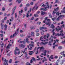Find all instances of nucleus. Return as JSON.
I'll return each mask as SVG.
<instances>
[{
  "instance_id": "61",
  "label": "nucleus",
  "mask_w": 65,
  "mask_h": 65,
  "mask_svg": "<svg viewBox=\"0 0 65 65\" xmlns=\"http://www.w3.org/2000/svg\"><path fill=\"white\" fill-rule=\"evenodd\" d=\"M32 49V47H30V48L29 49V50H31Z\"/></svg>"
},
{
  "instance_id": "33",
  "label": "nucleus",
  "mask_w": 65,
  "mask_h": 65,
  "mask_svg": "<svg viewBox=\"0 0 65 65\" xmlns=\"http://www.w3.org/2000/svg\"><path fill=\"white\" fill-rule=\"evenodd\" d=\"M36 36H38L40 35V34L38 33H37L36 34Z\"/></svg>"
},
{
  "instance_id": "22",
  "label": "nucleus",
  "mask_w": 65,
  "mask_h": 65,
  "mask_svg": "<svg viewBox=\"0 0 65 65\" xmlns=\"http://www.w3.org/2000/svg\"><path fill=\"white\" fill-rule=\"evenodd\" d=\"M61 34H59V33H57L55 34V36H61Z\"/></svg>"
},
{
  "instance_id": "46",
  "label": "nucleus",
  "mask_w": 65,
  "mask_h": 65,
  "mask_svg": "<svg viewBox=\"0 0 65 65\" xmlns=\"http://www.w3.org/2000/svg\"><path fill=\"white\" fill-rule=\"evenodd\" d=\"M27 7H25L24 9V10L25 11H27Z\"/></svg>"
},
{
  "instance_id": "59",
  "label": "nucleus",
  "mask_w": 65,
  "mask_h": 65,
  "mask_svg": "<svg viewBox=\"0 0 65 65\" xmlns=\"http://www.w3.org/2000/svg\"><path fill=\"white\" fill-rule=\"evenodd\" d=\"M52 20L53 21H55L56 20V18H53L52 19Z\"/></svg>"
},
{
  "instance_id": "18",
  "label": "nucleus",
  "mask_w": 65,
  "mask_h": 65,
  "mask_svg": "<svg viewBox=\"0 0 65 65\" xmlns=\"http://www.w3.org/2000/svg\"><path fill=\"white\" fill-rule=\"evenodd\" d=\"M61 30V28H60L58 29V28H56V31H57V32H58L60 31V30Z\"/></svg>"
},
{
  "instance_id": "50",
  "label": "nucleus",
  "mask_w": 65,
  "mask_h": 65,
  "mask_svg": "<svg viewBox=\"0 0 65 65\" xmlns=\"http://www.w3.org/2000/svg\"><path fill=\"white\" fill-rule=\"evenodd\" d=\"M4 43H3V42L2 43V44H1V45H2L1 47H3V46H4Z\"/></svg>"
},
{
  "instance_id": "31",
  "label": "nucleus",
  "mask_w": 65,
  "mask_h": 65,
  "mask_svg": "<svg viewBox=\"0 0 65 65\" xmlns=\"http://www.w3.org/2000/svg\"><path fill=\"white\" fill-rule=\"evenodd\" d=\"M51 28H53L54 29V28H55V26L54 25V24H52L51 26Z\"/></svg>"
},
{
  "instance_id": "47",
  "label": "nucleus",
  "mask_w": 65,
  "mask_h": 65,
  "mask_svg": "<svg viewBox=\"0 0 65 65\" xmlns=\"http://www.w3.org/2000/svg\"><path fill=\"white\" fill-rule=\"evenodd\" d=\"M31 36H27V37H26V38H30V37H31Z\"/></svg>"
},
{
  "instance_id": "38",
  "label": "nucleus",
  "mask_w": 65,
  "mask_h": 65,
  "mask_svg": "<svg viewBox=\"0 0 65 65\" xmlns=\"http://www.w3.org/2000/svg\"><path fill=\"white\" fill-rule=\"evenodd\" d=\"M30 4H27L26 5V6L27 7H29V6H30Z\"/></svg>"
},
{
  "instance_id": "28",
  "label": "nucleus",
  "mask_w": 65,
  "mask_h": 65,
  "mask_svg": "<svg viewBox=\"0 0 65 65\" xmlns=\"http://www.w3.org/2000/svg\"><path fill=\"white\" fill-rule=\"evenodd\" d=\"M30 29H35V28L33 26H31L30 27Z\"/></svg>"
},
{
  "instance_id": "36",
  "label": "nucleus",
  "mask_w": 65,
  "mask_h": 65,
  "mask_svg": "<svg viewBox=\"0 0 65 65\" xmlns=\"http://www.w3.org/2000/svg\"><path fill=\"white\" fill-rule=\"evenodd\" d=\"M50 36V34H47V38H48V37Z\"/></svg>"
},
{
  "instance_id": "24",
  "label": "nucleus",
  "mask_w": 65,
  "mask_h": 65,
  "mask_svg": "<svg viewBox=\"0 0 65 65\" xmlns=\"http://www.w3.org/2000/svg\"><path fill=\"white\" fill-rule=\"evenodd\" d=\"M41 15H44V14H45V12L43 11H42L41 12Z\"/></svg>"
},
{
  "instance_id": "44",
  "label": "nucleus",
  "mask_w": 65,
  "mask_h": 65,
  "mask_svg": "<svg viewBox=\"0 0 65 65\" xmlns=\"http://www.w3.org/2000/svg\"><path fill=\"white\" fill-rule=\"evenodd\" d=\"M59 0H56L55 3H59Z\"/></svg>"
},
{
  "instance_id": "57",
  "label": "nucleus",
  "mask_w": 65,
  "mask_h": 65,
  "mask_svg": "<svg viewBox=\"0 0 65 65\" xmlns=\"http://www.w3.org/2000/svg\"><path fill=\"white\" fill-rule=\"evenodd\" d=\"M62 62H63L61 63V65H62V64H63V62H65V60H62Z\"/></svg>"
},
{
  "instance_id": "15",
  "label": "nucleus",
  "mask_w": 65,
  "mask_h": 65,
  "mask_svg": "<svg viewBox=\"0 0 65 65\" xmlns=\"http://www.w3.org/2000/svg\"><path fill=\"white\" fill-rule=\"evenodd\" d=\"M38 6L36 7V6H35L32 9V11H33V9H37L38 8Z\"/></svg>"
},
{
  "instance_id": "51",
  "label": "nucleus",
  "mask_w": 65,
  "mask_h": 65,
  "mask_svg": "<svg viewBox=\"0 0 65 65\" xmlns=\"http://www.w3.org/2000/svg\"><path fill=\"white\" fill-rule=\"evenodd\" d=\"M4 27L5 28H7V25L6 24H5L4 26Z\"/></svg>"
},
{
  "instance_id": "63",
  "label": "nucleus",
  "mask_w": 65,
  "mask_h": 65,
  "mask_svg": "<svg viewBox=\"0 0 65 65\" xmlns=\"http://www.w3.org/2000/svg\"><path fill=\"white\" fill-rule=\"evenodd\" d=\"M49 17L50 18H52V15L51 14H50L49 15Z\"/></svg>"
},
{
  "instance_id": "40",
  "label": "nucleus",
  "mask_w": 65,
  "mask_h": 65,
  "mask_svg": "<svg viewBox=\"0 0 65 65\" xmlns=\"http://www.w3.org/2000/svg\"><path fill=\"white\" fill-rule=\"evenodd\" d=\"M18 52H17V54L18 55H19V54L21 53V52H20V50L19 51H18Z\"/></svg>"
},
{
  "instance_id": "45",
  "label": "nucleus",
  "mask_w": 65,
  "mask_h": 65,
  "mask_svg": "<svg viewBox=\"0 0 65 65\" xmlns=\"http://www.w3.org/2000/svg\"><path fill=\"white\" fill-rule=\"evenodd\" d=\"M46 35H44L43 38L45 39H46Z\"/></svg>"
},
{
  "instance_id": "20",
  "label": "nucleus",
  "mask_w": 65,
  "mask_h": 65,
  "mask_svg": "<svg viewBox=\"0 0 65 65\" xmlns=\"http://www.w3.org/2000/svg\"><path fill=\"white\" fill-rule=\"evenodd\" d=\"M45 32L43 30H42V31H41V34L42 35H43L44 34V33H43V32Z\"/></svg>"
},
{
  "instance_id": "55",
  "label": "nucleus",
  "mask_w": 65,
  "mask_h": 65,
  "mask_svg": "<svg viewBox=\"0 0 65 65\" xmlns=\"http://www.w3.org/2000/svg\"><path fill=\"white\" fill-rule=\"evenodd\" d=\"M63 11H64V13H65V7L63 8Z\"/></svg>"
},
{
  "instance_id": "23",
  "label": "nucleus",
  "mask_w": 65,
  "mask_h": 65,
  "mask_svg": "<svg viewBox=\"0 0 65 65\" xmlns=\"http://www.w3.org/2000/svg\"><path fill=\"white\" fill-rule=\"evenodd\" d=\"M27 54V52H26L25 53V57H27V56H28V54Z\"/></svg>"
},
{
  "instance_id": "41",
  "label": "nucleus",
  "mask_w": 65,
  "mask_h": 65,
  "mask_svg": "<svg viewBox=\"0 0 65 65\" xmlns=\"http://www.w3.org/2000/svg\"><path fill=\"white\" fill-rule=\"evenodd\" d=\"M11 52L10 51V52L9 53V54H8L7 55V56H10V53Z\"/></svg>"
},
{
  "instance_id": "42",
  "label": "nucleus",
  "mask_w": 65,
  "mask_h": 65,
  "mask_svg": "<svg viewBox=\"0 0 65 65\" xmlns=\"http://www.w3.org/2000/svg\"><path fill=\"white\" fill-rule=\"evenodd\" d=\"M11 62H12V59H10V60L9 63H11Z\"/></svg>"
},
{
  "instance_id": "6",
  "label": "nucleus",
  "mask_w": 65,
  "mask_h": 65,
  "mask_svg": "<svg viewBox=\"0 0 65 65\" xmlns=\"http://www.w3.org/2000/svg\"><path fill=\"white\" fill-rule=\"evenodd\" d=\"M17 8V6H15L12 9V13L11 14V15H12L14 13V11L15 10V9H16V8Z\"/></svg>"
},
{
  "instance_id": "49",
  "label": "nucleus",
  "mask_w": 65,
  "mask_h": 65,
  "mask_svg": "<svg viewBox=\"0 0 65 65\" xmlns=\"http://www.w3.org/2000/svg\"><path fill=\"white\" fill-rule=\"evenodd\" d=\"M23 41V42L24 43V44H25L26 43V40L25 39H24V41Z\"/></svg>"
},
{
  "instance_id": "3",
  "label": "nucleus",
  "mask_w": 65,
  "mask_h": 65,
  "mask_svg": "<svg viewBox=\"0 0 65 65\" xmlns=\"http://www.w3.org/2000/svg\"><path fill=\"white\" fill-rule=\"evenodd\" d=\"M9 42L10 43L7 46L6 48H9L10 46H11V44H13V40H10Z\"/></svg>"
},
{
  "instance_id": "35",
  "label": "nucleus",
  "mask_w": 65,
  "mask_h": 65,
  "mask_svg": "<svg viewBox=\"0 0 65 65\" xmlns=\"http://www.w3.org/2000/svg\"><path fill=\"white\" fill-rule=\"evenodd\" d=\"M39 29H37L35 31V32L36 33H38V32H39Z\"/></svg>"
},
{
  "instance_id": "43",
  "label": "nucleus",
  "mask_w": 65,
  "mask_h": 65,
  "mask_svg": "<svg viewBox=\"0 0 65 65\" xmlns=\"http://www.w3.org/2000/svg\"><path fill=\"white\" fill-rule=\"evenodd\" d=\"M34 16L35 17H38V14L36 15V14H35L34 15Z\"/></svg>"
},
{
  "instance_id": "14",
  "label": "nucleus",
  "mask_w": 65,
  "mask_h": 65,
  "mask_svg": "<svg viewBox=\"0 0 65 65\" xmlns=\"http://www.w3.org/2000/svg\"><path fill=\"white\" fill-rule=\"evenodd\" d=\"M29 52H30L29 53V55H33V54L34 53L32 51H29Z\"/></svg>"
},
{
  "instance_id": "54",
  "label": "nucleus",
  "mask_w": 65,
  "mask_h": 65,
  "mask_svg": "<svg viewBox=\"0 0 65 65\" xmlns=\"http://www.w3.org/2000/svg\"><path fill=\"white\" fill-rule=\"evenodd\" d=\"M62 58H63V56H60L59 57V59H61Z\"/></svg>"
},
{
  "instance_id": "58",
  "label": "nucleus",
  "mask_w": 65,
  "mask_h": 65,
  "mask_svg": "<svg viewBox=\"0 0 65 65\" xmlns=\"http://www.w3.org/2000/svg\"><path fill=\"white\" fill-rule=\"evenodd\" d=\"M56 14L57 15H59V12H57L56 13Z\"/></svg>"
},
{
  "instance_id": "17",
  "label": "nucleus",
  "mask_w": 65,
  "mask_h": 65,
  "mask_svg": "<svg viewBox=\"0 0 65 65\" xmlns=\"http://www.w3.org/2000/svg\"><path fill=\"white\" fill-rule=\"evenodd\" d=\"M47 18H48V17H46L45 18V20L43 21V22L44 23H45V22H46V20H47Z\"/></svg>"
},
{
  "instance_id": "27",
  "label": "nucleus",
  "mask_w": 65,
  "mask_h": 65,
  "mask_svg": "<svg viewBox=\"0 0 65 65\" xmlns=\"http://www.w3.org/2000/svg\"><path fill=\"white\" fill-rule=\"evenodd\" d=\"M64 17L63 15H60L59 16V17L60 19H62Z\"/></svg>"
},
{
  "instance_id": "53",
  "label": "nucleus",
  "mask_w": 65,
  "mask_h": 65,
  "mask_svg": "<svg viewBox=\"0 0 65 65\" xmlns=\"http://www.w3.org/2000/svg\"><path fill=\"white\" fill-rule=\"evenodd\" d=\"M26 65H31V64L29 62H27Z\"/></svg>"
},
{
  "instance_id": "21",
  "label": "nucleus",
  "mask_w": 65,
  "mask_h": 65,
  "mask_svg": "<svg viewBox=\"0 0 65 65\" xmlns=\"http://www.w3.org/2000/svg\"><path fill=\"white\" fill-rule=\"evenodd\" d=\"M2 60L3 61V62H5L6 61V59H5V58H4L3 57H2Z\"/></svg>"
},
{
  "instance_id": "2",
  "label": "nucleus",
  "mask_w": 65,
  "mask_h": 65,
  "mask_svg": "<svg viewBox=\"0 0 65 65\" xmlns=\"http://www.w3.org/2000/svg\"><path fill=\"white\" fill-rule=\"evenodd\" d=\"M19 28H18L17 31H16L14 34H13V36L11 35L10 37V38H13L14 37V36H16L17 34H18V33H19Z\"/></svg>"
},
{
  "instance_id": "39",
  "label": "nucleus",
  "mask_w": 65,
  "mask_h": 65,
  "mask_svg": "<svg viewBox=\"0 0 65 65\" xmlns=\"http://www.w3.org/2000/svg\"><path fill=\"white\" fill-rule=\"evenodd\" d=\"M62 47L61 46H59L58 47V48L59 49V50H61V49H62Z\"/></svg>"
},
{
  "instance_id": "13",
  "label": "nucleus",
  "mask_w": 65,
  "mask_h": 65,
  "mask_svg": "<svg viewBox=\"0 0 65 65\" xmlns=\"http://www.w3.org/2000/svg\"><path fill=\"white\" fill-rule=\"evenodd\" d=\"M40 40L41 41H44L43 38L42 36H41L40 38Z\"/></svg>"
},
{
  "instance_id": "8",
  "label": "nucleus",
  "mask_w": 65,
  "mask_h": 65,
  "mask_svg": "<svg viewBox=\"0 0 65 65\" xmlns=\"http://www.w3.org/2000/svg\"><path fill=\"white\" fill-rule=\"evenodd\" d=\"M48 43V42H41L40 43V44L41 45H42V44H43V45H46V44L47 43Z\"/></svg>"
},
{
  "instance_id": "16",
  "label": "nucleus",
  "mask_w": 65,
  "mask_h": 65,
  "mask_svg": "<svg viewBox=\"0 0 65 65\" xmlns=\"http://www.w3.org/2000/svg\"><path fill=\"white\" fill-rule=\"evenodd\" d=\"M22 39H20L18 41V42H19V43H22L23 42V41H20L21 40H22Z\"/></svg>"
},
{
  "instance_id": "4",
  "label": "nucleus",
  "mask_w": 65,
  "mask_h": 65,
  "mask_svg": "<svg viewBox=\"0 0 65 65\" xmlns=\"http://www.w3.org/2000/svg\"><path fill=\"white\" fill-rule=\"evenodd\" d=\"M50 21V19H47L46 20V22L45 23L46 24L48 25V26H50V25H51V22H48Z\"/></svg>"
},
{
  "instance_id": "56",
  "label": "nucleus",
  "mask_w": 65,
  "mask_h": 65,
  "mask_svg": "<svg viewBox=\"0 0 65 65\" xmlns=\"http://www.w3.org/2000/svg\"><path fill=\"white\" fill-rule=\"evenodd\" d=\"M25 16H26V15H25V14H23V18H24L25 17Z\"/></svg>"
},
{
  "instance_id": "37",
  "label": "nucleus",
  "mask_w": 65,
  "mask_h": 65,
  "mask_svg": "<svg viewBox=\"0 0 65 65\" xmlns=\"http://www.w3.org/2000/svg\"><path fill=\"white\" fill-rule=\"evenodd\" d=\"M64 53H65V52L63 51L60 53V54L61 55H63L64 54Z\"/></svg>"
},
{
  "instance_id": "10",
  "label": "nucleus",
  "mask_w": 65,
  "mask_h": 65,
  "mask_svg": "<svg viewBox=\"0 0 65 65\" xmlns=\"http://www.w3.org/2000/svg\"><path fill=\"white\" fill-rule=\"evenodd\" d=\"M29 38H26V41L27 43H30V41H29Z\"/></svg>"
},
{
  "instance_id": "52",
  "label": "nucleus",
  "mask_w": 65,
  "mask_h": 65,
  "mask_svg": "<svg viewBox=\"0 0 65 65\" xmlns=\"http://www.w3.org/2000/svg\"><path fill=\"white\" fill-rule=\"evenodd\" d=\"M37 60H42V58L41 59V58H39L38 59H37Z\"/></svg>"
},
{
  "instance_id": "64",
  "label": "nucleus",
  "mask_w": 65,
  "mask_h": 65,
  "mask_svg": "<svg viewBox=\"0 0 65 65\" xmlns=\"http://www.w3.org/2000/svg\"><path fill=\"white\" fill-rule=\"evenodd\" d=\"M44 53L45 54H46V50H45L44 51Z\"/></svg>"
},
{
  "instance_id": "29",
  "label": "nucleus",
  "mask_w": 65,
  "mask_h": 65,
  "mask_svg": "<svg viewBox=\"0 0 65 65\" xmlns=\"http://www.w3.org/2000/svg\"><path fill=\"white\" fill-rule=\"evenodd\" d=\"M29 45L31 47V46H32V47H34V45L32 44H29Z\"/></svg>"
},
{
  "instance_id": "30",
  "label": "nucleus",
  "mask_w": 65,
  "mask_h": 65,
  "mask_svg": "<svg viewBox=\"0 0 65 65\" xmlns=\"http://www.w3.org/2000/svg\"><path fill=\"white\" fill-rule=\"evenodd\" d=\"M59 7H57L56 8V9H54V10L55 11H58V10H59Z\"/></svg>"
},
{
  "instance_id": "25",
  "label": "nucleus",
  "mask_w": 65,
  "mask_h": 65,
  "mask_svg": "<svg viewBox=\"0 0 65 65\" xmlns=\"http://www.w3.org/2000/svg\"><path fill=\"white\" fill-rule=\"evenodd\" d=\"M10 22H11V21H12L13 20V17H11V19H10Z\"/></svg>"
},
{
  "instance_id": "1",
  "label": "nucleus",
  "mask_w": 65,
  "mask_h": 65,
  "mask_svg": "<svg viewBox=\"0 0 65 65\" xmlns=\"http://www.w3.org/2000/svg\"><path fill=\"white\" fill-rule=\"evenodd\" d=\"M46 4L47 5H45L43 4L42 6V7H43L45 8L44 10H47V8H49V7L48 2H47L46 3Z\"/></svg>"
},
{
  "instance_id": "12",
  "label": "nucleus",
  "mask_w": 65,
  "mask_h": 65,
  "mask_svg": "<svg viewBox=\"0 0 65 65\" xmlns=\"http://www.w3.org/2000/svg\"><path fill=\"white\" fill-rule=\"evenodd\" d=\"M53 39H52L51 41H50L49 42V44L48 45H52V43H52V42H53Z\"/></svg>"
},
{
  "instance_id": "62",
  "label": "nucleus",
  "mask_w": 65,
  "mask_h": 65,
  "mask_svg": "<svg viewBox=\"0 0 65 65\" xmlns=\"http://www.w3.org/2000/svg\"><path fill=\"white\" fill-rule=\"evenodd\" d=\"M8 40V39L7 38L5 39V40L4 41V42H5V41H6V40Z\"/></svg>"
},
{
  "instance_id": "34",
  "label": "nucleus",
  "mask_w": 65,
  "mask_h": 65,
  "mask_svg": "<svg viewBox=\"0 0 65 65\" xmlns=\"http://www.w3.org/2000/svg\"><path fill=\"white\" fill-rule=\"evenodd\" d=\"M19 47H22V46H23V44H21L19 45Z\"/></svg>"
},
{
  "instance_id": "7",
  "label": "nucleus",
  "mask_w": 65,
  "mask_h": 65,
  "mask_svg": "<svg viewBox=\"0 0 65 65\" xmlns=\"http://www.w3.org/2000/svg\"><path fill=\"white\" fill-rule=\"evenodd\" d=\"M31 9H30V10L28 11V12L26 14V17L27 18H28V17H29V13H30V12H31Z\"/></svg>"
},
{
  "instance_id": "5",
  "label": "nucleus",
  "mask_w": 65,
  "mask_h": 65,
  "mask_svg": "<svg viewBox=\"0 0 65 65\" xmlns=\"http://www.w3.org/2000/svg\"><path fill=\"white\" fill-rule=\"evenodd\" d=\"M19 49L18 48V47H15V49L14 50V54L15 55H17V51H19Z\"/></svg>"
},
{
  "instance_id": "60",
  "label": "nucleus",
  "mask_w": 65,
  "mask_h": 65,
  "mask_svg": "<svg viewBox=\"0 0 65 65\" xmlns=\"http://www.w3.org/2000/svg\"><path fill=\"white\" fill-rule=\"evenodd\" d=\"M15 18H17V17H18V16H17V14L16 13H15Z\"/></svg>"
},
{
  "instance_id": "11",
  "label": "nucleus",
  "mask_w": 65,
  "mask_h": 65,
  "mask_svg": "<svg viewBox=\"0 0 65 65\" xmlns=\"http://www.w3.org/2000/svg\"><path fill=\"white\" fill-rule=\"evenodd\" d=\"M31 36H35V32L33 31L31 32Z\"/></svg>"
},
{
  "instance_id": "32",
  "label": "nucleus",
  "mask_w": 65,
  "mask_h": 65,
  "mask_svg": "<svg viewBox=\"0 0 65 65\" xmlns=\"http://www.w3.org/2000/svg\"><path fill=\"white\" fill-rule=\"evenodd\" d=\"M54 57V55H52L51 56L50 58L51 59H54V57Z\"/></svg>"
},
{
  "instance_id": "26",
  "label": "nucleus",
  "mask_w": 65,
  "mask_h": 65,
  "mask_svg": "<svg viewBox=\"0 0 65 65\" xmlns=\"http://www.w3.org/2000/svg\"><path fill=\"white\" fill-rule=\"evenodd\" d=\"M40 50L41 51L42 50H44V47L43 46H42L40 47Z\"/></svg>"
},
{
  "instance_id": "9",
  "label": "nucleus",
  "mask_w": 65,
  "mask_h": 65,
  "mask_svg": "<svg viewBox=\"0 0 65 65\" xmlns=\"http://www.w3.org/2000/svg\"><path fill=\"white\" fill-rule=\"evenodd\" d=\"M40 30H43V29H47V28L46 27H40Z\"/></svg>"
},
{
  "instance_id": "48",
  "label": "nucleus",
  "mask_w": 65,
  "mask_h": 65,
  "mask_svg": "<svg viewBox=\"0 0 65 65\" xmlns=\"http://www.w3.org/2000/svg\"><path fill=\"white\" fill-rule=\"evenodd\" d=\"M54 43L53 44V45H55V43L57 42L55 40H54Z\"/></svg>"
},
{
  "instance_id": "19",
  "label": "nucleus",
  "mask_w": 65,
  "mask_h": 65,
  "mask_svg": "<svg viewBox=\"0 0 65 65\" xmlns=\"http://www.w3.org/2000/svg\"><path fill=\"white\" fill-rule=\"evenodd\" d=\"M23 10H21V11H19V14L20 15H22V13L23 12Z\"/></svg>"
}]
</instances>
